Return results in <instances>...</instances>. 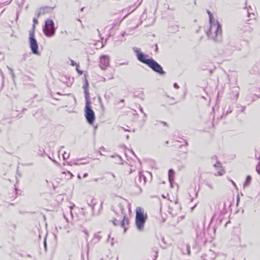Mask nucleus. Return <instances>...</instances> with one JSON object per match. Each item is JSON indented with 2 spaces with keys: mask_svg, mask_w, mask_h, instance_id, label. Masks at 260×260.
I'll list each match as a JSON object with an SVG mask.
<instances>
[{
  "mask_svg": "<svg viewBox=\"0 0 260 260\" xmlns=\"http://www.w3.org/2000/svg\"><path fill=\"white\" fill-rule=\"evenodd\" d=\"M127 206L129 212L131 211V204H126L125 201L119 203L113 207V210L119 217V219H114L113 222L114 225H120L121 228H123L124 231L126 230L125 226L128 224L129 219L127 217V215L125 212V208Z\"/></svg>",
  "mask_w": 260,
  "mask_h": 260,
  "instance_id": "f257e3e1",
  "label": "nucleus"
},
{
  "mask_svg": "<svg viewBox=\"0 0 260 260\" xmlns=\"http://www.w3.org/2000/svg\"><path fill=\"white\" fill-rule=\"evenodd\" d=\"M208 13L209 16L210 27L207 34L210 39L218 42L221 38V26L217 21L214 19L213 15L210 11H208Z\"/></svg>",
  "mask_w": 260,
  "mask_h": 260,
  "instance_id": "f03ea898",
  "label": "nucleus"
},
{
  "mask_svg": "<svg viewBox=\"0 0 260 260\" xmlns=\"http://www.w3.org/2000/svg\"><path fill=\"white\" fill-rule=\"evenodd\" d=\"M136 225L139 231H142L144 229V224L146 221V218L144 217V211L141 207H137L136 210Z\"/></svg>",
  "mask_w": 260,
  "mask_h": 260,
  "instance_id": "7ed1b4c3",
  "label": "nucleus"
},
{
  "mask_svg": "<svg viewBox=\"0 0 260 260\" xmlns=\"http://www.w3.org/2000/svg\"><path fill=\"white\" fill-rule=\"evenodd\" d=\"M29 36V45L31 52L34 54H39L38 44L35 38L34 30H30Z\"/></svg>",
  "mask_w": 260,
  "mask_h": 260,
  "instance_id": "20e7f679",
  "label": "nucleus"
},
{
  "mask_svg": "<svg viewBox=\"0 0 260 260\" xmlns=\"http://www.w3.org/2000/svg\"><path fill=\"white\" fill-rule=\"evenodd\" d=\"M45 26L43 28V32L45 35L49 37L53 36L55 32L54 23L51 19H47L45 22Z\"/></svg>",
  "mask_w": 260,
  "mask_h": 260,
  "instance_id": "39448f33",
  "label": "nucleus"
},
{
  "mask_svg": "<svg viewBox=\"0 0 260 260\" xmlns=\"http://www.w3.org/2000/svg\"><path fill=\"white\" fill-rule=\"evenodd\" d=\"M91 103H86L84 108L85 117L87 121L90 124H92L95 120L94 113L90 106Z\"/></svg>",
  "mask_w": 260,
  "mask_h": 260,
  "instance_id": "423d86ee",
  "label": "nucleus"
},
{
  "mask_svg": "<svg viewBox=\"0 0 260 260\" xmlns=\"http://www.w3.org/2000/svg\"><path fill=\"white\" fill-rule=\"evenodd\" d=\"M133 50H134V51L135 53H136L137 59L140 61H141L144 63H145L146 64H147L148 66V64H149L148 63L150 62V61L151 60V59L146 58V57H148V55H145V54H143L142 52H141L140 51V49L138 47H135L133 48Z\"/></svg>",
  "mask_w": 260,
  "mask_h": 260,
  "instance_id": "0eeeda50",
  "label": "nucleus"
},
{
  "mask_svg": "<svg viewBox=\"0 0 260 260\" xmlns=\"http://www.w3.org/2000/svg\"><path fill=\"white\" fill-rule=\"evenodd\" d=\"M148 63V66L154 72L159 74L160 75H164L165 74V72L164 71L161 66L154 60L151 59V61Z\"/></svg>",
  "mask_w": 260,
  "mask_h": 260,
  "instance_id": "6e6552de",
  "label": "nucleus"
},
{
  "mask_svg": "<svg viewBox=\"0 0 260 260\" xmlns=\"http://www.w3.org/2000/svg\"><path fill=\"white\" fill-rule=\"evenodd\" d=\"M110 63L109 57L106 55H102L100 58V67L102 70H105Z\"/></svg>",
  "mask_w": 260,
  "mask_h": 260,
  "instance_id": "1a4fd4ad",
  "label": "nucleus"
},
{
  "mask_svg": "<svg viewBox=\"0 0 260 260\" xmlns=\"http://www.w3.org/2000/svg\"><path fill=\"white\" fill-rule=\"evenodd\" d=\"M213 167L216 169L217 171V172L214 174L215 176H222L225 174V171L219 161H217V163L214 164Z\"/></svg>",
  "mask_w": 260,
  "mask_h": 260,
  "instance_id": "9d476101",
  "label": "nucleus"
},
{
  "mask_svg": "<svg viewBox=\"0 0 260 260\" xmlns=\"http://www.w3.org/2000/svg\"><path fill=\"white\" fill-rule=\"evenodd\" d=\"M83 88L84 90V94H85V98L86 100V103H91L89 100V92L88 90V83L87 80L85 79V84L83 86Z\"/></svg>",
  "mask_w": 260,
  "mask_h": 260,
  "instance_id": "9b49d317",
  "label": "nucleus"
},
{
  "mask_svg": "<svg viewBox=\"0 0 260 260\" xmlns=\"http://www.w3.org/2000/svg\"><path fill=\"white\" fill-rule=\"evenodd\" d=\"M51 8L48 7L41 8L37 12V17H39L41 15H44L47 13H48L51 10Z\"/></svg>",
  "mask_w": 260,
  "mask_h": 260,
  "instance_id": "f8f14e48",
  "label": "nucleus"
},
{
  "mask_svg": "<svg viewBox=\"0 0 260 260\" xmlns=\"http://www.w3.org/2000/svg\"><path fill=\"white\" fill-rule=\"evenodd\" d=\"M146 180L145 176L142 174L141 172L139 173V179L137 181V183L139 185H144L146 183Z\"/></svg>",
  "mask_w": 260,
  "mask_h": 260,
  "instance_id": "ddd939ff",
  "label": "nucleus"
},
{
  "mask_svg": "<svg viewBox=\"0 0 260 260\" xmlns=\"http://www.w3.org/2000/svg\"><path fill=\"white\" fill-rule=\"evenodd\" d=\"M174 176L175 172L174 171V170L173 169H170L168 172V176L169 182L171 184H172L173 182L174 181Z\"/></svg>",
  "mask_w": 260,
  "mask_h": 260,
  "instance_id": "4468645a",
  "label": "nucleus"
},
{
  "mask_svg": "<svg viewBox=\"0 0 260 260\" xmlns=\"http://www.w3.org/2000/svg\"><path fill=\"white\" fill-rule=\"evenodd\" d=\"M86 202L87 204L92 208H93L95 204L94 200L91 196H89L86 199Z\"/></svg>",
  "mask_w": 260,
  "mask_h": 260,
  "instance_id": "2eb2a0df",
  "label": "nucleus"
},
{
  "mask_svg": "<svg viewBox=\"0 0 260 260\" xmlns=\"http://www.w3.org/2000/svg\"><path fill=\"white\" fill-rule=\"evenodd\" d=\"M69 60H70V64H71V66H76V70H77V71L78 72V73L80 75H81V70H80L79 69V68H79V63H78V64H77V63H76V62H75L73 60H72V59H70Z\"/></svg>",
  "mask_w": 260,
  "mask_h": 260,
  "instance_id": "dca6fc26",
  "label": "nucleus"
},
{
  "mask_svg": "<svg viewBox=\"0 0 260 260\" xmlns=\"http://www.w3.org/2000/svg\"><path fill=\"white\" fill-rule=\"evenodd\" d=\"M251 180V177L250 176H247V178H246V181H245V183L243 184L244 187H246L247 186H248Z\"/></svg>",
  "mask_w": 260,
  "mask_h": 260,
  "instance_id": "f3484780",
  "label": "nucleus"
},
{
  "mask_svg": "<svg viewBox=\"0 0 260 260\" xmlns=\"http://www.w3.org/2000/svg\"><path fill=\"white\" fill-rule=\"evenodd\" d=\"M101 237H102L100 235V233H96L95 234V235L94 236L93 240L96 242H98L101 240Z\"/></svg>",
  "mask_w": 260,
  "mask_h": 260,
  "instance_id": "a211bd4d",
  "label": "nucleus"
},
{
  "mask_svg": "<svg viewBox=\"0 0 260 260\" xmlns=\"http://www.w3.org/2000/svg\"><path fill=\"white\" fill-rule=\"evenodd\" d=\"M211 161L212 163H217V161H219L218 160V158H217V156L216 155H213L211 157Z\"/></svg>",
  "mask_w": 260,
  "mask_h": 260,
  "instance_id": "6ab92c4d",
  "label": "nucleus"
},
{
  "mask_svg": "<svg viewBox=\"0 0 260 260\" xmlns=\"http://www.w3.org/2000/svg\"><path fill=\"white\" fill-rule=\"evenodd\" d=\"M256 172L260 174V162H258L256 167Z\"/></svg>",
  "mask_w": 260,
  "mask_h": 260,
  "instance_id": "aec40b11",
  "label": "nucleus"
},
{
  "mask_svg": "<svg viewBox=\"0 0 260 260\" xmlns=\"http://www.w3.org/2000/svg\"><path fill=\"white\" fill-rule=\"evenodd\" d=\"M44 246L45 250V251H46L47 250V243H46V238L44 239Z\"/></svg>",
  "mask_w": 260,
  "mask_h": 260,
  "instance_id": "412c9836",
  "label": "nucleus"
},
{
  "mask_svg": "<svg viewBox=\"0 0 260 260\" xmlns=\"http://www.w3.org/2000/svg\"><path fill=\"white\" fill-rule=\"evenodd\" d=\"M174 87L176 88V89H178L179 88V86H178V85L176 83H175L174 84Z\"/></svg>",
  "mask_w": 260,
  "mask_h": 260,
  "instance_id": "4be33fe9",
  "label": "nucleus"
},
{
  "mask_svg": "<svg viewBox=\"0 0 260 260\" xmlns=\"http://www.w3.org/2000/svg\"><path fill=\"white\" fill-rule=\"evenodd\" d=\"M68 155L66 153H64L63 154V159H66L67 157H68Z\"/></svg>",
  "mask_w": 260,
  "mask_h": 260,
  "instance_id": "5701e85b",
  "label": "nucleus"
},
{
  "mask_svg": "<svg viewBox=\"0 0 260 260\" xmlns=\"http://www.w3.org/2000/svg\"><path fill=\"white\" fill-rule=\"evenodd\" d=\"M207 185L211 189H213V186L212 184H210V183H207Z\"/></svg>",
  "mask_w": 260,
  "mask_h": 260,
  "instance_id": "b1692460",
  "label": "nucleus"
},
{
  "mask_svg": "<svg viewBox=\"0 0 260 260\" xmlns=\"http://www.w3.org/2000/svg\"><path fill=\"white\" fill-rule=\"evenodd\" d=\"M230 181H231V182L232 183L233 185L235 186V187L236 188H237V185H236V183L233 180H230Z\"/></svg>",
  "mask_w": 260,
  "mask_h": 260,
  "instance_id": "393cba45",
  "label": "nucleus"
},
{
  "mask_svg": "<svg viewBox=\"0 0 260 260\" xmlns=\"http://www.w3.org/2000/svg\"><path fill=\"white\" fill-rule=\"evenodd\" d=\"M33 22L35 23H36L38 22V20L36 18H33Z\"/></svg>",
  "mask_w": 260,
  "mask_h": 260,
  "instance_id": "a878e982",
  "label": "nucleus"
},
{
  "mask_svg": "<svg viewBox=\"0 0 260 260\" xmlns=\"http://www.w3.org/2000/svg\"><path fill=\"white\" fill-rule=\"evenodd\" d=\"M140 110L141 112L144 114V116L146 117V114L143 112V110L142 108H140Z\"/></svg>",
  "mask_w": 260,
  "mask_h": 260,
  "instance_id": "bb28decb",
  "label": "nucleus"
},
{
  "mask_svg": "<svg viewBox=\"0 0 260 260\" xmlns=\"http://www.w3.org/2000/svg\"><path fill=\"white\" fill-rule=\"evenodd\" d=\"M84 234H85L87 236H88V232H87L86 230L84 231Z\"/></svg>",
  "mask_w": 260,
  "mask_h": 260,
  "instance_id": "cd10ccee",
  "label": "nucleus"
},
{
  "mask_svg": "<svg viewBox=\"0 0 260 260\" xmlns=\"http://www.w3.org/2000/svg\"><path fill=\"white\" fill-rule=\"evenodd\" d=\"M187 250H188V253L189 254V249H190V247L188 245L187 246Z\"/></svg>",
  "mask_w": 260,
  "mask_h": 260,
  "instance_id": "c85d7f7f",
  "label": "nucleus"
},
{
  "mask_svg": "<svg viewBox=\"0 0 260 260\" xmlns=\"http://www.w3.org/2000/svg\"><path fill=\"white\" fill-rule=\"evenodd\" d=\"M161 122L164 124V126H166L167 125V123L165 122Z\"/></svg>",
  "mask_w": 260,
  "mask_h": 260,
  "instance_id": "c756f323",
  "label": "nucleus"
},
{
  "mask_svg": "<svg viewBox=\"0 0 260 260\" xmlns=\"http://www.w3.org/2000/svg\"><path fill=\"white\" fill-rule=\"evenodd\" d=\"M157 257V253L156 252V255H155V258L154 260H155Z\"/></svg>",
  "mask_w": 260,
  "mask_h": 260,
  "instance_id": "7c9ffc66",
  "label": "nucleus"
},
{
  "mask_svg": "<svg viewBox=\"0 0 260 260\" xmlns=\"http://www.w3.org/2000/svg\"><path fill=\"white\" fill-rule=\"evenodd\" d=\"M87 176V173H85L84 174V177H86Z\"/></svg>",
  "mask_w": 260,
  "mask_h": 260,
  "instance_id": "2f4dec72",
  "label": "nucleus"
},
{
  "mask_svg": "<svg viewBox=\"0 0 260 260\" xmlns=\"http://www.w3.org/2000/svg\"><path fill=\"white\" fill-rule=\"evenodd\" d=\"M8 67V68L10 70V71H11V72H13L12 69H10L8 67Z\"/></svg>",
  "mask_w": 260,
  "mask_h": 260,
  "instance_id": "473e14b6",
  "label": "nucleus"
},
{
  "mask_svg": "<svg viewBox=\"0 0 260 260\" xmlns=\"http://www.w3.org/2000/svg\"><path fill=\"white\" fill-rule=\"evenodd\" d=\"M78 177L79 178H80V174H78Z\"/></svg>",
  "mask_w": 260,
  "mask_h": 260,
  "instance_id": "72a5a7b5",
  "label": "nucleus"
},
{
  "mask_svg": "<svg viewBox=\"0 0 260 260\" xmlns=\"http://www.w3.org/2000/svg\"><path fill=\"white\" fill-rule=\"evenodd\" d=\"M121 35H122V37H124V32H123V33L121 34Z\"/></svg>",
  "mask_w": 260,
  "mask_h": 260,
  "instance_id": "f704fd0d",
  "label": "nucleus"
},
{
  "mask_svg": "<svg viewBox=\"0 0 260 260\" xmlns=\"http://www.w3.org/2000/svg\"><path fill=\"white\" fill-rule=\"evenodd\" d=\"M127 64V63H121L120 64H121V65H122V64Z\"/></svg>",
  "mask_w": 260,
  "mask_h": 260,
  "instance_id": "c9c22d12",
  "label": "nucleus"
},
{
  "mask_svg": "<svg viewBox=\"0 0 260 260\" xmlns=\"http://www.w3.org/2000/svg\"><path fill=\"white\" fill-rule=\"evenodd\" d=\"M69 174H70V175H72V173H71V172H69Z\"/></svg>",
  "mask_w": 260,
  "mask_h": 260,
  "instance_id": "e433bc0d",
  "label": "nucleus"
},
{
  "mask_svg": "<svg viewBox=\"0 0 260 260\" xmlns=\"http://www.w3.org/2000/svg\"><path fill=\"white\" fill-rule=\"evenodd\" d=\"M69 174H70V175H72V173H71V172H69Z\"/></svg>",
  "mask_w": 260,
  "mask_h": 260,
  "instance_id": "4c0bfd02",
  "label": "nucleus"
},
{
  "mask_svg": "<svg viewBox=\"0 0 260 260\" xmlns=\"http://www.w3.org/2000/svg\"><path fill=\"white\" fill-rule=\"evenodd\" d=\"M69 174H70V175H72V173H71V172H69Z\"/></svg>",
  "mask_w": 260,
  "mask_h": 260,
  "instance_id": "58836bf2",
  "label": "nucleus"
},
{
  "mask_svg": "<svg viewBox=\"0 0 260 260\" xmlns=\"http://www.w3.org/2000/svg\"><path fill=\"white\" fill-rule=\"evenodd\" d=\"M69 174H70V175H72V173H71V172H69Z\"/></svg>",
  "mask_w": 260,
  "mask_h": 260,
  "instance_id": "ea45409f",
  "label": "nucleus"
},
{
  "mask_svg": "<svg viewBox=\"0 0 260 260\" xmlns=\"http://www.w3.org/2000/svg\"><path fill=\"white\" fill-rule=\"evenodd\" d=\"M127 139H128V136H126Z\"/></svg>",
  "mask_w": 260,
  "mask_h": 260,
  "instance_id": "a19ab883",
  "label": "nucleus"
},
{
  "mask_svg": "<svg viewBox=\"0 0 260 260\" xmlns=\"http://www.w3.org/2000/svg\"><path fill=\"white\" fill-rule=\"evenodd\" d=\"M259 159H260V157H259Z\"/></svg>",
  "mask_w": 260,
  "mask_h": 260,
  "instance_id": "79ce46f5",
  "label": "nucleus"
}]
</instances>
